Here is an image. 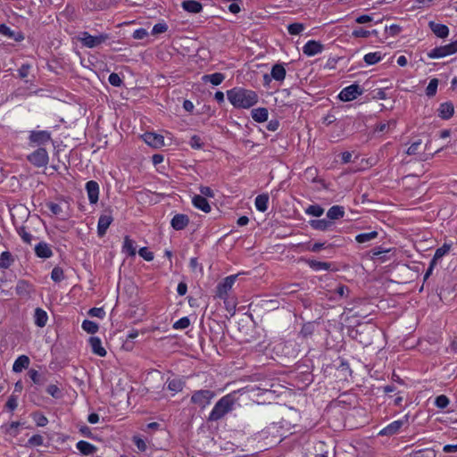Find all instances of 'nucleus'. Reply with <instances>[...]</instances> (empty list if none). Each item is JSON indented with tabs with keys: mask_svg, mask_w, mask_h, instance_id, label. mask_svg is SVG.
Wrapping results in <instances>:
<instances>
[{
	"mask_svg": "<svg viewBox=\"0 0 457 457\" xmlns=\"http://www.w3.org/2000/svg\"><path fill=\"white\" fill-rule=\"evenodd\" d=\"M324 46L321 43L315 40H309L303 47V53L307 56H314L321 53Z\"/></svg>",
	"mask_w": 457,
	"mask_h": 457,
	"instance_id": "9b49d317",
	"label": "nucleus"
},
{
	"mask_svg": "<svg viewBox=\"0 0 457 457\" xmlns=\"http://www.w3.org/2000/svg\"><path fill=\"white\" fill-rule=\"evenodd\" d=\"M143 138L147 145L154 148H159L164 145V138L162 135L154 132H146L143 135Z\"/></svg>",
	"mask_w": 457,
	"mask_h": 457,
	"instance_id": "f8f14e48",
	"label": "nucleus"
},
{
	"mask_svg": "<svg viewBox=\"0 0 457 457\" xmlns=\"http://www.w3.org/2000/svg\"><path fill=\"white\" fill-rule=\"evenodd\" d=\"M345 215V209L340 205H334L328 209L327 212V217L328 220H338L343 218Z\"/></svg>",
	"mask_w": 457,
	"mask_h": 457,
	"instance_id": "bb28decb",
	"label": "nucleus"
},
{
	"mask_svg": "<svg viewBox=\"0 0 457 457\" xmlns=\"http://www.w3.org/2000/svg\"><path fill=\"white\" fill-rule=\"evenodd\" d=\"M305 212L314 217H320L324 213V209L319 204H312L307 207Z\"/></svg>",
	"mask_w": 457,
	"mask_h": 457,
	"instance_id": "e433bc0d",
	"label": "nucleus"
},
{
	"mask_svg": "<svg viewBox=\"0 0 457 457\" xmlns=\"http://www.w3.org/2000/svg\"><path fill=\"white\" fill-rule=\"evenodd\" d=\"M420 145V141H417V142H414L412 143L407 149V154L409 155H412V154H416L418 150H419V147Z\"/></svg>",
	"mask_w": 457,
	"mask_h": 457,
	"instance_id": "338daca9",
	"label": "nucleus"
},
{
	"mask_svg": "<svg viewBox=\"0 0 457 457\" xmlns=\"http://www.w3.org/2000/svg\"><path fill=\"white\" fill-rule=\"evenodd\" d=\"M36 255L39 258L47 259L53 255V252L49 245L45 242H40L35 246Z\"/></svg>",
	"mask_w": 457,
	"mask_h": 457,
	"instance_id": "aec40b11",
	"label": "nucleus"
},
{
	"mask_svg": "<svg viewBox=\"0 0 457 457\" xmlns=\"http://www.w3.org/2000/svg\"><path fill=\"white\" fill-rule=\"evenodd\" d=\"M112 221L113 217L111 210H105L100 215L97 223V234L100 237H104L106 234V231Z\"/></svg>",
	"mask_w": 457,
	"mask_h": 457,
	"instance_id": "9d476101",
	"label": "nucleus"
},
{
	"mask_svg": "<svg viewBox=\"0 0 457 457\" xmlns=\"http://www.w3.org/2000/svg\"><path fill=\"white\" fill-rule=\"evenodd\" d=\"M389 250L387 249H384L382 248L381 246H378V247H375L374 249L371 250V253H372V259H380L382 262H385L386 259H385V256H381L383 253H388Z\"/></svg>",
	"mask_w": 457,
	"mask_h": 457,
	"instance_id": "49530a36",
	"label": "nucleus"
},
{
	"mask_svg": "<svg viewBox=\"0 0 457 457\" xmlns=\"http://www.w3.org/2000/svg\"><path fill=\"white\" fill-rule=\"evenodd\" d=\"M439 112V117L444 120L450 119L453 112H454V107L453 104L450 102L443 103L440 104V107L438 109Z\"/></svg>",
	"mask_w": 457,
	"mask_h": 457,
	"instance_id": "b1692460",
	"label": "nucleus"
},
{
	"mask_svg": "<svg viewBox=\"0 0 457 457\" xmlns=\"http://www.w3.org/2000/svg\"><path fill=\"white\" fill-rule=\"evenodd\" d=\"M430 28L438 37L444 38L449 34L448 27L444 24L430 22Z\"/></svg>",
	"mask_w": 457,
	"mask_h": 457,
	"instance_id": "c85d7f7f",
	"label": "nucleus"
},
{
	"mask_svg": "<svg viewBox=\"0 0 457 457\" xmlns=\"http://www.w3.org/2000/svg\"><path fill=\"white\" fill-rule=\"evenodd\" d=\"M189 145L194 149H201L203 146V142L199 136L194 135L190 138Z\"/></svg>",
	"mask_w": 457,
	"mask_h": 457,
	"instance_id": "603ef678",
	"label": "nucleus"
},
{
	"mask_svg": "<svg viewBox=\"0 0 457 457\" xmlns=\"http://www.w3.org/2000/svg\"><path fill=\"white\" fill-rule=\"evenodd\" d=\"M147 35H148V32L146 31V29H143V28H140V29H136L133 32V38H135V39H143Z\"/></svg>",
	"mask_w": 457,
	"mask_h": 457,
	"instance_id": "680f3d73",
	"label": "nucleus"
},
{
	"mask_svg": "<svg viewBox=\"0 0 457 457\" xmlns=\"http://www.w3.org/2000/svg\"><path fill=\"white\" fill-rule=\"evenodd\" d=\"M168 26L166 23H157L153 27L152 34L158 35L167 31Z\"/></svg>",
	"mask_w": 457,
	"mask_h": 457,
	"instance_id": "5fc2aeb1",
	"label": "nucleus"
},
{
	"mask_svg": "<svg viewBox=\"0 0 457 457\" xmlns=\"http://www.w3.org/2000/svg\"><path fill=\"white\" fill-rule=\"evenodd\" d=\"M382 59L380 52L369 53L364 55L363 60L368 65L378 63Z\"/></svg>",
	"mask_w": 457,
	"mask_h": 457,
	"instance_id": "f704fd0d",
	"label": "nucleus"
},
{
	"mask_svg": "<svg viewBox=\"0 0 457 457\" xmlns=\"http://www.w3.org/2000/svg\"><path fill=\"white\" fill-rule=\"evenodd\" d=\"M86 190L87 192L90 204H96L99 198V186L97 182L94 180L87 182Z\"/></svg>",
	"mask_w": 457,
	"mask_h": 457,
	"instance_id": "4468645a",
	"label": "nucleus"
},
{
	"mask_svg": "<svg viewBox=\"0 0 457 457\" xmlns=\"http://www.w3.org/2000/svg\"><path fill=\"white\" fill-rule=\"evenodd\" d=\"M286 69L283 64L276 63L272 66L270 76L273 79L277 81H283L286 77Z\"/></svg>",
	"mask_w": 457,
	"mask_h": 457,
	"instance_id": "5701e85b",
	"label": "nucleus"
},
{
	"mask_svg": "<svg viewBox=\"0 0 457 457\" xmlns=\"http://www.w3.org/2000/svg\"><path fill=\"white\" fill-rule=\"evenodd\" d=\"M182 8L191 13H198L202 11L203 5L195 0H185L181 4Z\"/></svg>",
	"mask_w": 457,
	"mask_h": 457,
	"instance_id": "412c9836",
	"label": "nucleus"
},
{
	"mask_svg": "<svg viewBox=\"0 0 457 457\" xmlns=\"http://www.w3.org/2000/svg\"><path fill=\"white\" fill-rule=\"evenodd\" d=\"M0 34L6 36L10 38L13 37L14 32L5 24L0 25Z\"/></svg>",
	"mask_w": 457,
	"mask_h": 457,
	"instance_id": "052dcab7",
	"label": "nucleus"
},
{
	"mask_svg": "<svg viewBox=\"0 0 457 457\" xmlns=\"http://www.w3.org/2000/svg\"><path fill=\"white\" fill-rule=\"evenodd\" d=\"M17 232L24 243L29 244V245L31 244L33 236L27 231L25 227H23V226L20 227L17 229Z\"/></svg>",
	"mask_w": 457,
	"mask_h": 457,
	"instance_id": "a19ab883",
	"label": "nucleus"
},
{
	"mask_svg": "<svg viewBox=\"0 0 457 457\" xmlns=\"http://www.w3.org/2000/svg\"><path fill=\"white\" fill-rule=\"evenodd\" d=\"M310 226L316 230L327 231L332 228L334 222L326 219L312 220L310 221Z\"/></svg>",
	"mask_w": 457,
	"mask_h": 457,
	"instance_id": "a211bd4d",
	"label": "nucleus"
},
{
	"mask_svg": "<svg viewBox=\"0 0 457 457\" xmlns=\"http://www.w3.org/2000/svg\"><path fill=\"white\" fill-rule=\"evenodd\" d=\"M307 263L310 266V268H312L313 270H316V271L328 270L331 268V263L326 262L309 260V261H307Z\"/></svg>",
	"mask_w": 457,
	"mask_h": 457,
	"instance_id": "2f4dec72",
	"label": "nucleus"
},
{
	"mask_svg": "<svg viewBox=\"0 0 457 457\" xmlns=\"http://www.w3.org/2000/svg\"><path fill=\"white\" fill-rule=\"evenodd\" d=\"M46 205L53 214L60 215L62 213V207L58 204L50 202Z\"/></svg>",
	"mask_w": 457,
	"mask_h": 457,
	"instance_id": "13d9d810",
	"label": "nucleus"
},
{
	"mask_svg": "<svg viewBox=\"0 0 457 457\" xmlns=\"http://www.w3.org/2000/svg\"><path fill=\"white\" fill-rule=\"evenodd\" d=\"M29 444L32 445H41L43 444V437L40 435H34L29 439Z\"/></svg>",
	"mask_w": 457,
	"mask_h": 457,
	"instance_id": "69168bd1",
	"label": "nucleus"
},
{
	"mask_svg": "<svg viewBox=\"0 0 457 457\" xmlns=\"http://www.w3.org/2000/svg\"><path fill=\"white\" fill-rule=\"evenodd\" d=\"M202 79L204 82H210L213 86H219L225 79V76H224V74H222L220 72H215L212 74H208V75L203 76Z\"/></svg>",
	"mask_w": 457,
	"mask_h": 457,
	"instance_id": "cd10ccee",
	"label": "nucleus"
},
{
	"mask_svg": "<svg viewBox=\"0 0 457 457\" xmlns=\"http://www.w3.org/2000/svg\"><path fill=\"white\" fill-rule=\"evenodd\" d=\"M303 29L304 25L299 22L291 23L287 26V31L290 35H299Z\"/></svg>",
	"mask_w": 457,
	"mask_h": 457,
	"instance_id": "58836bf2",
	"label": "nucleus"
},
{
	"mask_svg": "<svg viewBox=\"0 0 457 457\" xmlns=\"http://www.w3.org/2000/svg\"><path fill=\"white\" fill-rule=\"evenodd\" d=\"M138 254L147 262L154 260V253L147 247H142L138 251Z\"/></svg>",
	"mask_w": 457,
	"mask_h": 457,
	"instance_id": "3c124183",
	"label": "nucleus"
},
{
	"mask_svg": "<svg viewBox=\"0 0 457 457\" xmlns=\"http://www.w3.org/2000/svg\"><path fill=\"white\" fill-rule=\"evenodd\" d=\"M51 278L54 282H60L64 278L63 270L60 267H54L51 272Z\"/></svg>",
	"mask_w": 457,
	"mask_h": 457,
	"instance_id": "c03bdc74",
	"label": "nucleus"
},
{
	"mask_svg": "<svg viewBox=\"0 0 457 457\" xmlns=\"http://www.w3.org/2000/svg\"><path fill=\"white\" fill-rule=\"evenodd\" d=\"M188 223L189 219L186 214H176L170 221V225L175 230L184 229Z\"/></svg>",
	"mask_w": 457,
	"mask_h": 457,
	"instance_id": "2eb2a0df",
	"label": "nucleus"
},
{
	"mask_svg": "<svg viewBox=\"0 0 457 457\" xmlns=\"http://www.w3.org/2000/svg\"><path fill=\"white\" fill-rule=\"evenodd\" d=\"M109 39V35L101 33L96 36L90 35L87 31H82L79 34V40L81 44L88 48L96 47Z\"/></svg>",
	"mask_w": 457,
	"mask_h": 457,
	"instance_id": "7ed1b4c3",
	"label": "nucleus"
},
{
	"mask_svg": "<svg viewBox=\"0 0 457 457\" xmlns=\"http://www.w3.org/2000/svg\"><path fill=\"white\" fill-rule=\"evenodd\" d=\"M396 125V121L395 120H391L387 122H381L377 125L376 130L379 132L387 131L388 129H395Z\"/></svg>",
	"mask_w": 457,
	"mask_h": 457,
	"instance_id": "37998d69",
	"label": "nucleus"
},
{
	"mask_svg": "<svg viewBox=\"0 0 457 457\" xmlns=\"http://www.w3.org/2000/svg\"><path fill=\"white\" fill-rule=\"evenodd\" d=\"M28 161L36 167H45L49 161L48 153L45 148L39 147L28 155Z\"/></svg>",
	"mask_w": 457,
	"mask_h": 457,
	"instance_id": "423d86ee",
	"label": "nucleus"
},
{
	"mask_svg": "<svg viewBox=\"0 0 457 457\" xmlns=\"http://www.w3.org/2000/svg\"><path fill=\"white\" fill-rule=\"evenodd\" d=\"M449 403L448 397L445 395H438L435 400L436 406L440 409L446 408Z\"/></svg>",
	"mask_w": 457,
	"mask_h": 457,
	"instance_id": "de8ad7c7",
	"label": "nucleus"
},
{
	"mask_svg": "<svg viewBox=\"0 0 457 457\" xmlns=\"http://www.w3.org/2000/svg\"><path fill=\"white\" fill-rule=\"evenodd\" d=\"M46 393L52 395L54 398H59L61 396L60 389L55 385H49L46 387Z\"/></svg>",
	"mask_w": 457,
	"mask_h": 457,
	"instance_id": "4d7b16f0",
	"label": "nucleus"
},
{
	"mask_svg": "<svg viewBox=\"0 0 457 457\" xmlns=\"http://www.w3.org/2000/svg\"><path fill=\"white\" fill-rule=\"evenodd\" d=\"M269 195L262 194L255 198V207L259 212H264L268 209Z\"/></svg>",
	"mask_w": 457,
	"mask_h": 457,
	"instance_id": "c756f323",
	"label": "nucleus"
},
{
	"mask_svg": "<svg viewBox=\"0 0 457 457\" xmlns=\"http://www.w3.org/2000/svg\"><path fill=\"white\" fill-rule=\"evenodd\" d=\"M455 53H457V39L445 46L433 48L428 53V56L431 59H437Z\"/></svg>",
	"mask_w": 457,
	"mask_h": 457,
	"instance_id": "39448f33",
	"label": "nucleus"
},
{
	"mask_svg": "<svg viewBox=\"0 0 457 457\" xmlns=\"http://www.w3.org/2000/svg\"><path fill=\"white\" fill-rule=\"evenodd\" d=\"M192 203L195 208H197L206 213L210 212L212 210L211 205L209 204L208 201L203 195H194L192 198Z\"/></svg>",
	"mask_w": 457,
	"mask_h": 457,
	"instance_id": "f3484780",
	"label": "nucleus"
},
{
	"mask_svg": "<svg viewBox=\"0 0 457 457\" xmlns=\"http://www.w3.org/2000/svg\"><path fill=\"white\" fill-rule=\"evenodd\" d=\"M236 403V398L233 394H228L221 397L214 405L209 414L208 421H218L226 414L232 411Z\"/></svg>",
	"mask_w": 457,
	"mask_h": 457,
	"instance_id": "f03ea898",
	"label": "nucleus"
},
{
	"mask_svg": "<svg viewBox=\"0 0 457 457\" xmlns=\"http://www.w3.org/2000/svg\"><path fill=\"white\" fill-rule=\"evenodd\" d=\"M408 417L405 416V420H399L393 421L389 425H387L386 428L381 429L378 433L379 436H393L396 434L400 428L403 427V425L407 421Z\"/></svg>",
	"mask_w": 457,
	"mask_h": 457,
	"instance_id": "ddd939ff",
	"label": "nucleus"
},
{
	"mask_svg": "<svg viewBox=\"0 0 457 457\" xmlns=\"http://www.w3.org/2000/svg\"><path fill=\"white\" fill-rule=\"evenodd\" d=\"M14 259L9 251H4L0 255V269H8L13 263Z\"/></svg>",
	"mask_w": 457,
	"mask_h": 457,
	"instance_id": "473e14b6",
	"label": "nucleus"
},
{
	"mask_svg": "<svg viewBox=\"0 0 457 457\" xmlns=\"http://www.w3.org/2000/svg\"><path fill=\"white\" fill-rule=\"evenodd\" d=\"M451 246L447 244L443 245L441 247L437 248L435 252L434 257L431 261H435L436 263L437 260L441 259L450 251Z\"/></svg>",
	"mask_w": 457,
	"mask_h": 457,
	"instance_id": "4c0bfd02",
	"label": "nucleus"
},
{
	"mask_svg": "<svg viewBox=\"0 0 457 457\" xmlns=\"http://www.w3.org/2000/svg\"><path fill=\"white\" fill-rule=\"evenodd\" d=\"M215 396V394L212 390L201 389L195 391L191 396V403L199 406L201 409H204L208 406L212 399Z\"/></svg>",
	"mask_w": 457,
	"mask_h": 457,
	"instance_id": "20e7f679",
	"label": "nucleus"
},
{
	"mask_svg": "<svg viewBox=\"0 0 457 457\" xmlns=\"http://www.w3.org/2000/svg\"><path fill=\"white\" fill-rule=\"evenodd\" d=\"M17 405V397L14 395H11L5 403V407L10 411H13Z\"/></svg>",
	"mask_w": 457,
	"mask_h": 457,
	"instance_id": "0e129e2a",
	"label": "nucleus"
},
{
	"mask_svg": "<svg viewBox=\"0 0 457 457\" xmlns=\"http://www.w3.org/2000/svg\"><path fill=\"white\" fill-rule=\"evenodd\" d=\"M238 274L230 275L226 277L222 282L219 283L216 287V295L220 299H226L228 295V292L232 288L234 283L237 280Z\"/></svg>",
	"mask_w": 457,
	"mask_h": 457,
	"instance_id": "0eeeda50",
	"label": "nucleus"
},
{
	"mask_svg": "<svg viewBox=\"0 0 457 457\" xmlns=\"http://www.w3.org/2000/svg\"><path fill=\"white\" fill-rule=\"evenodd\" d=\"M48 320V316L46 311L42 308H36L34 312V322L39 328H44Z\"/></svg>",
	"mask_w": 457,
	"mask_h": 457,
	"instance_id": "4be33fe9",
	"label": "nucleus"
},
{
	"mask_svg": "<svg viewBox=\"0 0 457 457\" xmlns=\"http://www.w3.org/2000/svg\"><path fill=\"white\" fill-rule=\"evenodd\" d=\"M378 236V232L376 230H373V231H370L368 233H361V234L357 235L355 237V240H356V242H358L360 244H364V243L370 242V241L377 238Z\"/></svg>",
	"mask_w": 457,
	"mask_h": 457,
	"instance_id": "72a5a7b5",
	"label": "nucleus"
},
{
	"mask_svg": "<svg viewBox=\"0 0 457 457\" xmlns=\"http://www.w3.org/2000/svg\"><path fill=\"white\" fill-rule=\"evenodd\" d=\"M200 195L207 196V197H214V192L213 190L209 187L201 186L200 188Z\"/></svg>",
	"mask_w": 457,
	"mask_h": 457,
	"instance_id": "e2e57ef3",
	"label": "nucleus"
},
{
	"mask_svg": "<svg viewBox=\"0 0 457 457\" xmlns=\"http://www.w3.org/2000/svg\"><path fill=\"white\" fill-rule=\"evenodd\" d=\"M363 93V89L357 84H352L341 90L339 99L344 102H349L356 99Z\"/></svg>",
	"mask_w": 457,
	"mask_h": 457,
	"instance_id": "1a4fd4ad",
	"label": "nucleus"
},
{
	"mask_svg": "<svg viewBox=\"0 0 457 457\" xmlns=\"http://www.w3.org/2000/svg\"><path fill=\"white\" fill-rule=\"evenodd\" d=\"M89 345L91 346V350L92 352L100 356V357H104L107 353L106 350L104 349V347H103L102 345V341L99 337H91L89 338Z\"/></svg>",
	"mask_w": 457,
	"mask_h": 457,
	"instance_id": "dca6fc26",
	"label": "nucleus"
},
{
	"mask_svg": "<svg viewBox=\"0 0 457 457\" xmlns=\"http://www.w3.org/2000/svg\"><path fill=\"white\" fill-rule=\"evenodd\" d=\"M411 457H435V453L433 451L427 449L414 453Z\"/></svg>",
	"mask_w": 457,
	"mask_h": 457,
	"instance_id": "bf43d9fd",
	"label": "nucleus"
},
{
	"mask_svg": "<svg viewBox=\"0 0 457 457\" xmlns=\"http://www.w3.org/2000/svg\"><path fill=\"white\" fill-rule=\"evenodd\" d=\"M227 98L237 109H249L258 103L255 91L241 87H236L227 91Z\"/></svg>",
	"mask_w": 457,
	"mask_h": 457,
	"instance_id": "f257e3e1",
	"label": "nucleus"
},
{
	"mask_svg": "<svg viewBox=\"0 0 457 457\" xmlns=\"http://www.w3.org/2000/svg\"><path fill=\"white\" fill-rule=\"evenodd\" d=\"M437 87L438 79H432L426 88V95L429 97L434 96L436 94Z\"/></svg>",
	"mask_w": 457,
	"mask_h": 457,
	"instance_id": "ea45409f",
	"label": "nucleus"
},
{
	"mask_svg": "<svg viewBox=\"0 0 457 457\" xmlns=\"http://www.w3.org/2000/svg\"><path fill=\"white\" fill-rule=\"evenodd\" d=\"M88 315L103 319L105 315V312L103 308L94 307L88 311Z\"/></svg>",
	"mask_w": 457,
	"mask_h": 457,
	"instance_id": "6e6d98bb",
	"label": "nucleus"
},
{
	"mask_svg": "<svg viewBox=\"0 0 457 457\" xmlns=\"http://www.w3.org/2000/svg\"><path fill=\"white\" fill-rule=\"evenodd\" d=\"M132 441L140 452L146 451V448H147L146 444H145V440L142 439L140 436H134L132 438Z\"/></svg>",
	"mask_w": 457,
	"mask_h": 457,
	"instance_id": "8fccbe9b",
	"label": "nucleus"
},
{
	"mask_svg": "<svg viewBox=\"0 0 457 457\" xmlns=\"http://www.w3.org/2000/svg\"><path fill=\"white\" fill-rule=\"evenodd\" d=\"M252 118L256 122H264L268 120L269 112L267 108L259 107L251 111Z\"/></svg>",
	"mask_w": 457,
	"mask_h": 457,
	"instance_id": "a878e982",
	"label": "nucleus"
},
{
	"mask_svg": "<svg viewBox=\"0 0 457 457\" xmlns=\"http://www.w3.org/2000/svg\"><path fill=\"white\" fill-rule=\"evenodd\" d=\"M134 244L135 242L132 239H130L129 236H126L124 237L122 251L129 256H135L137 253V250Z\"/></svg>",
	"mask_w": 457,
	"mask_h": 457,
	"instance_id": "7c9ffc66",
	"label": "nucleus"
},
{
	"mask_svg": "<svg viewBox=\"0 0 457 457\" xmlns=\"http://www.w3.org/2000/svg\"><path fill=\"white\" fill-rule=\"evenodd\" d=\"M82 328L89 334H95L98 331V324L95 321L85 320L81 325Z\"/></svg>",
	"mask_w": 457,
	"mask_h": 457,
	"instance_id": "c9c22d12",
	"label": "nucleus"
},
{
	"mask_svg": "<svg viewBox=\"0 0 457 457\" xmlns=\"http://www.w3.org/2000/svg\"><path fill=\"white\" fill-rule=\"evenodd\" d=\"M371 34H377V31L376 30L370 31V30H366L364 29L359 28V29H354L352 33V35L354 37H368Z\"/></svg>",
	"mask_w": 457,
	"mask_h": 457,
	"instance_id": "a18cd8bd",
	"label": "nucleus"
},
{
	"mask_svg": "<svg viewBox=\"0 0 457 457\" xmlns=\"http://www.w3.org/2000/svg\"><path fill=\"white\" fill-rule=\"evenodd\" d=\"M108 81L112 86L120 87L122 84L120 77L117 73H111L108 78Z\"/></svg>",
	"mask_w": 457,
	"mask_h": 457,
	"instance_id": "864d4df0",
	"label": "nucleus"
},
{
	"mask_svg": "<svg viewBox=\"0 0 457 457\" xmlns=\"http://www.w3.org/2000/svg\"><path fill=\"white\" fill-rule=\"evenodd\" d=\"M77 449L82 455H93L96 453L97 447L87 441H79L76 445Z\"/></svg>",
	"mask_w": 457,
	"mask_h": 457,
	"instance_id": "6ab92c4d",
	"label": "nucleus"
},
{
	"mask_svg": "<svg viewBox=\"0 0 457 457\" xmlns=\"http://www.w3.org/2000/svg\"><path fill=\"white\" fill-rule=\"evenodd\" d=\"M29 358L27 355H21L15 360L12 365V371L16 373L21 372L22 370L29 366Z\"/></svg>",
	"mask_w": 457,
	"mask_h": 457,
	"instance_id": "393cba45",
	"label": "nucleus"
},
{
	"mask_svg": "<svg viewBox=\"0 0 457 457\" xmlns=\"http://www.w3.org/2000/svg\"><path fill=\"white\" fill-rule=\"evenodd\" d=\"M183 382L180 379L168 381V389L173 392H180L183 389Z\"/></svg>",
	"mask_w": 457,
	"mask_h": 457,
	"instance_id": "79ce46f5",
	"label": "nucleus"
},
{
	"mask_svg": "<svg viewBox=\"0 0 457 457\" xmlns=\"http://www.w3.org/2000/svg\"><path fill=\"white\" fill-rule=\"evenodd\" d=\"M189 325H190L189 319L187 317H183V318L179 319V320H177L173 324V328H175V329H184V328H188Z\"/></svg>",
	"mask_w": 457,
	"mask_h": 457,
	"instance_id": "09e8293b",
	"label": "nucleus"
},
{
	"mask_svg": "<svg viewBox=\"0 0 457 457\" xmlns=\"http://www.w3.org/2000/svg\"><path fill=\"white\" fill-rule=\"evenodd\" d=\"M30 66L29 64H22L21 68L18 70L19 76L21 79L26 78L29 75Z\"/></svg>",
	"mask_w": 457,
	"mask_h": 457,
	"instance_id": "774afa93",
	"label": "nucleus"
},
{
	"mask_svg": "<svg viewBox=\"0 0 457 457\" xmlns=\"http://www.w3.org/2000/svg\"><path fill=\"white\" fill-rule=\"evenodd\" d=\"M51 139V133L46 130H32L29 137V145L32 146L46 145Z\"/></svg>",
	"mask_w": 457,
	"mask_h": 457,
	"instance_id": "6e6552de",
	"label": "nucleus"
}]
</instances>
